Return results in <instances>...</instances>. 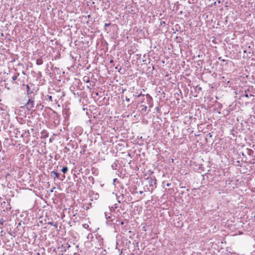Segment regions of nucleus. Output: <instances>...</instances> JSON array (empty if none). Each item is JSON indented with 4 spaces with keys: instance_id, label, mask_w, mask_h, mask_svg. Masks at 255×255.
<instances>
[{
    "instance_id": "f257e3e1",
    "label": "nucleus",
    "mask_w": 255,
    "mask_h": 255,
    "mask_svg": "<svg viewBox=\"0 0 255 255\" xmlns=\"http://www.w3.org/2000/svg\"><path fill=\"white\" fill-rule=\"evenodd\" d=\"M27 109L28 110L32 109L34 106V101L31 99H29L26 105Z\"/></svg>"
},
{
    "instance_id": "f03ea898",
    "label": "nucleus",
    "mask_w": 255,
    "mask_h": 255,
    "mask_svg": "<svg viewBox=\"0 0 255 255\" xmlns=\"http://www.w3.org/2000/svg\"><path fill=\"white\" fill-rule=\"evenodd\" d=\"M26 87L27 89V95H29L33 93V91L30 90L29 86L28 85H26Z\"/></svg>"
},
{
    "instance_id": "7ed1b4c3",
    "label": "nucleus",
    "mask_w": 255,
    "mask_h": 255,
    "mask_svg": "<svg viewBox=\"0 0 255 255\" xmlns=\"http://www.w3.org/2000/svg\"><path fill=\"white\" fill-rule=\"evenodd\" d=\"M68 171V168L66 167V166H65V167H63L62 169V171L64 173H65L67 172V171Z\"/></svg>"
},
{
    "instance_id": "20e7f679",
    "label": "nucleus",
    "mask_w": 255,
    "mask_h": 255,
    "mask_svg": "<svg viewBox=\"0 0 255 255\" xmlns=\"http://www.w3.org/2000/svg\"><path fill=\"white\" fill-rule=\"evenodd\" d=\"M51 174L55 175V178H58L59 176V174L55 171H52Z\"/></svg>"
},
{
    "instance_id": "39448f33",
    "label": "nucleus",
    "mask_w": 255,
    "mask_h": 255,
    "mask_svg": "<svg viewBox=\"0 0 255 255\" xmlns=\"http://www.w3.org/2000/svg\"><path fill=\"white\" fill-rule=\"evenodd\" d=\"M4 222V220L3 219H0V224L3 225Z\"/></svg>"
},
{
    "instance_id": "423d86ee",
    "label": "nucleus",
    "mask_w": 255,
    "mask_h": 255,
    "mask_svg": "<svg viewBox=\"0 0 255 255\" xmlns=\"http://www.w3.org/2000/svg\"><path fill=\"white\" fill-rule=\"evenodd\" d=\"M16 79H17V76H14L12 78V79L13 81L16 80Z\"/></svg>"
},
{
    "instance_id": "0eeeda50",
    "label": "nucleus",
    "mask_w": 255,
    "mask_h": 255,
    "mask_svg": "<svg viewBox=\"0 0 255 255\" xmlns=\"http://www.w3.org/2000/svg\"><path fill=\"white\" fill-rule=\"evenodd\" d=\"M126 100L128 102L129 101V99H128V98H126Z\"/></svg>"
},
{
    "instance_id": "6e6552de",
    "label": "nucleus",
    "mask_w": 255,
    "mask_h": 255,
    "mask_svg": "<svg viewBox=\"0 0 255 255\" xmlns=\"http://www.w3.org/2000/svg\"><path fill=\"white\" fill-rule=\"evenodd\" d=\"M108 25H109V24H105V26H108Z\"/></svg>"
},
{
    "instance_id": "1a4fd4ad",
    "label": "nucleus",
    "mask_w": 255,
    "mask_h": 255,
    "mask_svg": "<svg viewBox=\"0 0 255 255\" xmlns=\"http://www.w3.org/2000/svg\"><path fill=\"white\" fill-rule=\"evenodd\" d=\"M37 64H40V63H39V62H38V61H37Z\"/></svg>"
},
{
    "instance_id": "9d476101",
    "label": "nucleus",
    "mask_w": 255,
    "mask_h": 255,
    "mask_svg": "<svg viewBox=\"0 0 255 255\" xmlns=\"http://www.w3.org/2000/svg\"><path fill=\"white\" fill-rule=\"evenodd\" d=\"M37 64H40V63H39V62H38V61H37Z\"/></svg>"
},
{
    "instance_id": "9b49d317",
    "label": "nucleus",
    "mask_w": 255,
    "mask_h": 255,
    "mask_svg": "<svg viewBox=\"0 0 255 255\" xmlns=\"http://www.w3.org/2000/svg\"><path fill=\"white\" fill-rule=\"evenodd\" d=\"M143 109H146V106H144V107H143Z\"/></svg>"
},
{
    "instance_id": "f8f14e48",
    "label": "nucleus",
    "mask_w": 255,
    "mask_h": 255,
    "mask_svg": "<svg viewBox=\"0 0 255 255\" xmlns=\"http://www.w3.org/2000/svg\"><path fill=\"white\" fill-rule=\"evenodd\" d=\"M246 97H248V95H246Z\"/></svg>"
}]
</instances>
